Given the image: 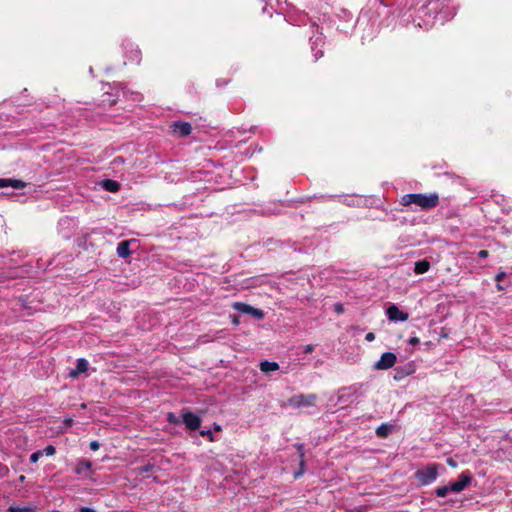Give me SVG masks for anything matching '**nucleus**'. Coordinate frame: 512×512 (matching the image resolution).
Segmentation results:
<instances>
[{
	"instance_id": "nucleus-9",
	"label": "nucleus",
	"mask_w": 512,
	"mask_h": 512,
	"mask_svg": "<svg viewBox=\"0 0 512 512\" xmlns=\"http://www.w3.org/2000/svg\"><path fill=\"white\" fill-rule=\"evenodd\" d=\"M88 368H89L88 361L84 358H79L77 360L76 368L69 372V376L71 378H77L79 376V374L85 373L88 370Z\"/></svg>"
},
{
	"instance_id": "nucleus-2",
	"label": "nucleus",
	"mask_w": 512,
	"mask_h": 512,
	"mask_svg": "<svg viewBox=\"0 0 512 512\" xmlns=\"http://www.w3.org/2000/svg\"><path fill=\"white\" fill-rule=\"evenodd\" d=\"M440 465L438 464H428L420 469H418L414 477L418 481V483L422 486H427L436 481L439 476L438 469Z\"/></svg>"
},
{
	"instance_id": "nucleus-37",
	"label": "nucleus",
	"mask_w": 512,
	"mask_h": 512,
	"mask_svg": "<svg viewBox=\"0 0 512 512\" xmlns=\"http://www.w3.org/2000/svg\"><path fill=\"white\" fill-rule=\"evenodd\" d=\"M80 512H96V511L92 508L84 507L80 510Z\"/></svg>"
},
{
	"instance_id": "nucleus-1",
	"label": "nucleus",
	"mask_w": 512,
	"mask_h": 512,
	"mask_svg": "<svg viewBox=\"0 0 512 512\" xmlns=\"http://www.w3.org/2000/svg\"><path fill=\"white\" fill-rule=\"evenodd\" d=\"M400 204L403 206L416 205L422 210H429L439 204V195L437 193L421 194L411 193L405 194L400 199Z\"/></svg>"
},
{
	"instance_id": "nucleus-41",
	"label": "nucleus",
	"mask_w": 512,
	"mask_h": 512,
	"mask_svg": "<svg viewBox=\"0 0 512 512\" xmlns=\"http://www.w3.org/2000/svg\"><path fill=\"white\" fill-rule=\"evenodd\" d=\"M436 3H437L436 1H430V2H429V6H431V5H435Z\"/></svg>"
},
{
	"instance_id": "nucleus-29",
	"label": "nucleus",
	"mask_w": 512,
	"mask_h": 512,
	"mask_svg": "<svg viewBox=\"0 0 512 512\" xmlns=\"http://www.w3.org/2000/svg\"><path fill=\"white\" fill-rule=\"evenodd\" d=\"M99 447H100V444H99V442H98V441H92V442L90 443V449H91V450H93V451L98 450V449H99Z\"/></svg>"
},
{
	"instance_id": "nucleus-8",
	"label": "nucleus",
	"mask_w": 512,
	"mask_h": 512,
	"mask_svg": "<svg viewBox=\"0 0 512 512\" xmlns=\"http://www.w3.org/2000/svg\"><path fill=\"white\" fill-rule=\"evenodd\" d=\"M183 422L189 430H196L201 425V419L192 412H186L183 414Z\"/></svg>"
},
{
	"instance_id": "nucleus-30",
	"label": "nucleus",
	"mask_w": 512,
	"mask_h": 512,
	"mask_svg": "<svg viewBox=\"0 0 512 512\" xmlns=\"http://www.w3.org/2000/svg\"><path fill=\"white\" fill-rule=\"evenodd\" d=\"M505 276H506L505 272H499V273L496 275L495 280H496L497 282H500V281H502V280L504 279V277H505Z\"/></svg>"
},
{
	"instance_id": "nucleus-31",
	"label": "nucleus",
	"mask_w": 512,
	"mask_h": 512,
	"mask_svg": "<svg viewBox=\"0 0 512 512\" xmlns=\"http://www.w3.org/2000/svg\"><path fill=\"white\" fill-rule=\"evenodd\" d=\"M365 339H366L368 342L373 341V340L375 339V335H374V333H372V332L367 333V334H366V336H365Z\"/></svg>"
},
{
	"instance_id": "nucleus-3",
	"label": "nucleus",
	"mask_w": 512,
	"mask_h": 512,
	"mask_svg": "<svg viewBox=\"0 0 512 512\" xmlns=\"http://www.w3.org/2000/svg\"><path fill=\"white\" fill-rule=\"evenodd\" d=\"M316 394H298L288 400V404L294 408L313 407L316 405Z\"/></svg>"
},
{
	"instance_id": "nucleus-12",
	"label": "nucleus",
	"mask_w": 512,
	"mask_h": 512,
	"mask_svg": "<svg viewBox=\"0 0 512 512\" xmlns=\"http://www.w3.org/2000/svg\"><path fill=\"white\" fill-rule=\"evenodd\" d=\"M91 462L86 459H81L78 461L75 472L78 475H84L87 474L91 470Z\"/></svg>"
},
{
	"instance_id": "nucleus-38",
	"label": "nucleus",
	"mask_w": 512,
	"mask_h": 512,
	"mask_svg": "<svg viewBox=\"0 0 512 512\" xmlns=\"http://www.w3.org/2000/svg\"><path fill=\"white\" fill-rule=\"evenodd\" d=\"M496 287H497L498 291H503L504 290V287L502 285H500V284H497Z\"/></svg>"
},
{
	"instance_id": "nucleus-23",
	"label": "nucleus",
	"mask_w": 512,
	"mask_h": 512,
	"mask_svg": "<svg viewBox=\"0 0 512 512\" xmlns=\"http://www.w3.org/2000/svg\"><path fill=\"white\" fill-rule=\"evenodd\" d=\"M296 448H297V451H298L299 456H300V464H301V466H303V464H304V460H303V458H304V446H303V444H297Z\"/></svg>"
},
{
	"instance_id": "nucleus-4",
	"label": "nucleus",
	"mask_w": 512,
	"mask_h": 512,
	"mask_svg": "<svg viewBox=\"0 0 512 512\" xmlns=\"http://www.w3.org/2000/svg\"><path fill=\"white\" fill-rule=\"evenodd\" d=\"M397 357L392 352H385L381 355L380 359L375 363L374 368L377 370H386L394 366Z\"/></svg>"
},
{
	"instance_id": "nucleus-40",
	"label": "nucleus",
	"mask_w": 512,
	"mask_h": 512,
	"mask_svg": "<svg viewBox=\"0 0 512 512\" xmlns=\"http://www.w3.org/2000/svg\"><path fill=\"white\" fill-rule=\"evenodd\" d=\"M214 428H215L216 431H220L221 430V427L219 425H217V424H215Z\"/></svg>"
},
{
	"instance_id": "nucleus-15",
	"label": "nucleus",
	"mask_w": 512,
	"mask_h": 512,
	"mask_svg": "<svg viewBox=\"0 0 512 512\" xmlns=\"http://www.w3.org/2000/svg\"><path fill=\"white\" fill-rule=\"evenodd\" d=\"M278 369H279V365L277 362H270V361L265 360L260 363V370L262 372L268 373V372L276 371Z\"/></svg>"
},
{
	"instance_id": "nucleus-20",
	"label": "nucleus",
	"mask_w": 512,
	"mask_h": 512,
	"mask_svg": "<svg viewBox=\"0 0 512 512\" xmlns=\"http://www.w3.org/2000/svg\"><path fill=\"white\" fill-rule=\"evenodd\" d=\"M449 491H451L450 487L441 486V487L436 488L435 493L438 497H445V496H447Z\"/></svg>"
},
{
	"instance_id": "nucleus-17",
	"label": "nucleus",
	"mask_w": 512,
	"mask_h": 512,
	"mask_svg": "<svg viewBox=\"0 0 512 512\" xmlns=\"http://www.w3.org/2000/svg\"><path fill=\"white\" fill-rule=\"evenodd\" d=\"M390 432L391 427L387 424H382L376 429V435L381 438L387 437Z\"/></svg>"
},
{
	"instance_id": "nucleus-34",
	"label": "nucleus",
	"mask_w": 512,
	"mask_h": 512,
	"mask_svg": "<svg viewBox=\"0 0 512 512\" xmlns=\"http://www.w3.org/2000/svg\"><path fill=\"white\" fill-rule=\"evenodd\" d=\"M409 343L412 345L418 344L419 339L417 337H412V338H410Z\"/></svg>"
},
{
	"instance_id": "nucleus-6",
	"label": "nucleus",
	"mask_w": 512,
	"mask_h": 512,
	"mask_svg": "<svg viewBox=\"0 0 512 512\" xmlns=\"http://www.w3.org/2000/svg\"><path fill=\"white\" fill-rule=\"evenodd\" d=\"M386 314L388 319L394 322H404L409 317L408 313L401 311L395 304H392L387 308Z\"/></svg>"
},
{
	"instance_id": "nucleus-13",
	"label": "nucleus",
	"mask_w": 512,
	"mask_h": 512,
	"mask_svg": "<svg viewBox=\"0 0 512 512\" xmlns=\"http://www.w3.org/2000/svg\"><path fill=\"white\" fill-rule=\"evenodd\" d=\"M130 241H121L117 245V255L121 258H126L130 255L129 249Z\"/></svg>"
},
{
	"instance_id": "nucleus-22",
	"label": "nucleus",
	"mask_w": 512,
	"mask_h": 512,
	"mask_svg": "<svg viewBox=\"0 0 512 512\" xmlns=\"http://www.w3.org/2000/svg\"><path fill=\"white\" fill-rule=\"evenodd\" d=\"M46 456H53L56 453V449L53 445H48L42 451Z\"/></svg>"
},
{
	"instance_id": "nucleus-16",
	"label": "nucleus",
	"mask_w": 512,
	"mask_h": 512,
	"mask_svg": "<svg viewBox=\"0 0 512 512\" xmlns=\"http://www.w3.org/2000/svg\"><path fill=\"white\" fill-rule=\"evenodd\" d=\"M323 44V39H322V36L321 35H318L314 38V40L312 41V51L314 52V56L316 59L320 58L322 55H323V51L322 50H317L316 51V46H321Z\"/></svg>"
},
{
	"instance_id": "nucleus-21",
	"label": "nucleus",
	"mask_w": 512,
	"mask_h": 512,
	"mask_svg": "<svg viewBox=\"0 0 512 512\" xmlns=\"http://www.w3.org/2000/svg\"><path fill=\"white\" fill-rule=\"evenodd\" d=\"M448 9V14L447 16H444V17H439V20L441 21V23H443L444 21L450 19V18H453L456 14V10L454 7L452 8H447Z\"/></svg>"
},
{
	"instance_id": "nucleus-28",
	"label": "nucleus",
	"mask_w": 512,
	"mask_h": 512,
	"mask_svg": "<svg viewBox=\"0 0 512 512\" xmlns=\"http://www.w3.org/2000/svg\"><path fill=\"white\" fill-rule=\"evenodd\" d=\"M313 350H314V345H312V344H308V345L304 346V348H303L304 353H311V352H313Z\"/></svg>"
},
{
	"instance_id": "nucleus-5",
	"label": "nucleus",
	"mask_w": 512,
	"mask_h": 512,
	"mask_svg": "<svg viewBox=\"0 0 512 512\" xmlns=\"http://www.w3.org/2000/svg\"><path fill=\"white\" fill-rule=\"evenodd\" d=\"M232 307L238 312H241L244 314H250V315L256 317L257 319H262L264 317V313L262 310L254 308V307H252L246 303H243V302H234L232 304Z\"/></svg>"
},
{
	"instance_id": "nucleus-18",
	"label": "nucleus",
	"mask_w": 512,
	"mask_h": 512,
	"mask_svg": "<svg viewBox=\"0 0 512 512\" xmlns=\"http://www.w3.org/2000/svg\"><path fill=\"white\" fill-rule=\"evenodd\" d=\"M104 187L110 192H117L119 190V183L113 180H106Z\"/></svg>"
},
{
	"instance_id": "nucleus-7",
	"label": "nucleus",
	"mask_w": 512,
	"mask_h": 512,
	"mask_svg": "<svg viewBox=\"0 0 512 512\" xmlns=\"http://www.w3.org/2000/svg\"><path fill=\"white\" fill-rule=\"evenodd\" d=\"M472 481V477L468 472H463L460 479L453 482L449 487L452 492L459 493L463 491Z\"/></svg>"
},
{
	"instance_id": "nucleus-27",
	"label": "nucleus",
	"mask_w": 512,
	"mask_h": 512,
	"mask_svg": "<svg viewBox=\"0 0 512 512\" xmlns=\"http://www.w3.org/2000/svg\"><path fill=\"white\" fill-rule=\"evenodd\" d=\"M200 435H201V436H203V437H204V436H207V437H209V440H210V441H214V438H213L212 432H211L210 430H201V431H200Z\"/></svg>"
},
{
	"instance_id": "nucleus-33",
	"label": "nucleus",
	"mask_w": 512,
	"mask_h": 512,
	"mask_svg": "<svg viewBox=\"0 0 512 512\" xmlns=\"http://www.w3.org/2000/svg\"><path fill=\"white\" fill-rule=\"evenodd\" d=\"M447 464L453 468L457 466L456 462L452 458L447 459Z\"/></svg>"
},
{
	"instance_id": "nucleus-32",
	"label": "nucleus",
	"mask_w": 512,
	"mask_h": 512,
	"mask_svg": "<svg viewBox=\"0 0 512 512\" xmlns=\"http://www.w3.org/2000/svg\"><path fill=\"white\" fill-rule=\"evenodd\" d=\"M489 255L488 251L487 250H480L478 252V256L481 257V258H487Z\"/></svg>"
},
{
	"instance_id": "nucleus-11",
	"label": "nucleus",
	"mask_w": 512,
	"mask_h": 512,
	"mask_svg": "<svg viewBox=\"0 0 512 512\" xmlns=\"http://www.w3.org/2000/svg\"><path fill=\"white\" fill-rule=\"evenodd\" d=\"M25 186H26V184L21 180H14V179H7V178L0 179V189L8 188V187H11L13 189H22Z\"/></svg>"
},
{
	"instance_id": "nucleus-25",
	"label": "nucleus",
	"mask_w": 512,
	"mask_h": 512,
	"mask_svg": "<svg viewBox=\"0 0 512 512\" xmlns=\"http://www.w3.org/2000/svg\"><path fill=\"white\" fill-rule=\"evenodd\" d=\"M167 421L171 424H178L179 420L173 413L167 414Z\"/></svg>"
},
{
	"instance_id": "nucleus-24",
	"label": "nucleus",
	"mask_w": 512,
	"mask_h": 512,
	"mask_svg": "<svg viewBox=\"0 0 512 512\" xmlns=\"http://www.w3.org/2000/svg\"><path fill=\"white\" fill-rule=\"evenodd\" d=\"M42 455H43L42 451H36V452L31 454L30 461L32 463H36Z\"/></svg>"
},
{
	"instance_id": "nucleus-14",
	"label": "nucleus",
	"mask_w": 512,
	"mask_h": 512,
	"mask_svg": "<svg viewBox=\"0 0 512 512\" xmlns=\"http://www.w3.org/2000/svg\"><path fill=\"white\" fill-rule=\"evenodd\" d=\"M430 269V262L427 260H420L415 263L414 272L416 274L426 273Z\"/></svg>"
},
{
	"instance_id": "nucleus-36",
	"label": "nucleus",
	"mask_w": 512,
	"mask_h": 512,
	"mask_svg": "<svg viewBox=\"0 0 512 512\" xmlns=\"http://www.w3.org/2000/svg\"><path fill=\"white\" fill-rule=\"evenodd\" d=\"M64 423L67 427L71 426L73 423V420L71 418L65 419Z\"/></svg>"
},
{
	"instance_id": "nucleus-35",
	"label": "nucleus",
	"mask_w": 512,
	"mask_h": 512,
	"mask_svg": "<svg viewBox=\"0 0 512 512\" xmlns=\"http://www.w3.org/2000/svg\"><path fill=\"white\" fill-rule=\"evenodd\" d=\"M335 311H336L337 313H341V312H343V307H342V305H341V304H336V305H335Z\"/></svg>"
},
{
	"instance_id": "nucleus-19",
	"label": "nucleus",
	"mask_w": 512,
	"mask_h": 512,
	"mask_svg": "<svg viewBox=\"0 0 512 512\" xmlns=\"http://www.w3.org/2000/svg\"><path fill=\"white\" fill-rule=\"evenodd\" d=\"M9 512H32L33 509L28 506L20 507V506H10L8 509Z\"/></svg>"
},
{
	"instance_id": "nucleus-10",
	"label": "nucleus",
	"mask_w": 512,
	"mask_h": 512,
	"mask_svg": "<svg viewBox=\"0 0 512 512\" xmlns=\"http://www.w3.org/2000/svg\"><path fill=\"white\" fill-rule=\"evenodd\" d=\"M172 127L173 131L179 134L180 136H187L192 131V127L188 122H174Z\"/></svg>"
},
{
	"instance_id": "nucleus-39",
	"label": "nucleus",
	"mask_w": 512,
	"mask_h": 512,
	"mask_svg": "<svg viewBox=\"0 0 512 512\" xmlns=\"http://www.w3.org/2000/svg\"><path fill=\"white\" fill-rule=\"evenodd\" d=\"M233 323H234L235 325H237V324L239 323V320H238V318H237V317H234V319H233Z\"/></svg>"
},
{
	"instance_id": "nucleus-26",
	"label": "nucleus",
	"mask_w": 512,
	"mask_h": 512,
	"mask_svg": "<svg viewBox=\"0 0 512 512\" xmlns=\"http://www.w3.org/2000/svg\"><path fill=\"white\" fill-rule=\"evenodd\" d=\"M8 473H9L8 467L0 463V477L7 476Z\"/></svg>"
}]
</instances>
